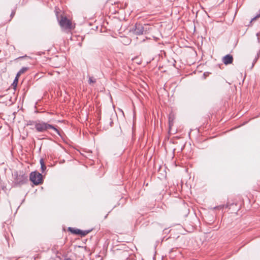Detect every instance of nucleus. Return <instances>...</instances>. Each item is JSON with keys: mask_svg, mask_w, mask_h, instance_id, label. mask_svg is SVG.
Instances as JSON below:
<instances>
[{"mask_svg": "<svg viewBox=\"0 0 260 260\" xmlns=\"http://www.w3.org/2000/svg\"><path fill=\"white\" fill-rule=\"evenodd\" d=\"M144 28L143 25L141 23H137L135 24V28L134 29V33L137 35H141L143 34Z\"/></svg>", "mask_w": 260, "mask_h": 260, "instance_id": "423d86ee", "label": "nucleus"}, {"mask_svg": "<svg viewBox=\"0 0 260 260\" xmlns=\"http://www.w3.org/2000/svg\"><path fill=\"white\" fill-rule=\"evenodd\" d=\"M64 260H65V259H64ZM66 260H68V258H67V259H66Z\"/></svg>", "mask_w": 260, "mask_h": 260, "instance_id": "dca6fc26", "label": "nucleus"}, {"mask_svg": "<svg viewBox=\"0 0 260 260\" xmlns=\"http://www.w3.org/2000/svg\"><path fill=\"white\" fill-rule=\"evenodd\" d=\"M15 14V12H12L11 14V17H13Z\"/></svg>", "mask_w": 260, "mask_h": 260, "instance_id": "ddd939ff", "label": "nucleus"}, {"mask_svg": "<svg viewBox=\"0 0 260 260\" xmlns=\"http://www.w3.org/2000/svg\"><path fill=\"white\" fill-rule=\"evenodd\" d=\"M37 122V120H36V121L29 120L27 122V125H34L35 127Z\"/></svg>", "mask_w": 260, "mask_h": 260, "instance_id": "9d476101", "label": "nucleus"}, {"mask_svg": "<svg viewBox=\"0 0 260 260\" xmlns=\"http://www.w3.org/2000/svg\"><path fill=\"white\" fill-rule=\"evenodd\" d=\"M17 82H16V81L15 80V79H14V82H13V84H14V83H16V84H17Z\"/></svg>", "mask_w": 260, "mask_h": 260, "instance_id": "4468645a", "label": "nucleus"}, {"mask_svg": "<svg viewBox=\"0 0 260 260\" xmlns=\"http://www.w3.org/2000/svg\"><path fill=\"white\" fill-rule=\"evenodd\" d=\"M15 178L14 180V184L15 185H21L25 184L27 181V177L24 174H19L16 172L15 173Z\"/></svg>", "mask_w": 260, "mask_h": 260, "instance_id": "7ed1b4c3", "label": "nucleus"}, {"mask_svg": "<svg viewBox=\"0 0 260 260\" xmlns=\"http://www.w3.org/2000/svg\"><path fill=\"white\" fill-rule=\"evenodd\" d=\"M35 128L36 132L38 133H45L47 132L49 129H53L57 135L60 136L59 131L54 125L42 120H37V122Z\"/></svg>", "mask_w": 260, "mask_h": 260, "instance_id": "f257e3e1", "label": "nucleus"}, {"mask_svg": "<svg viewBox=\"0 0 260 260\" xmlns=\"http://www.w3.org/2000/svg\"><path fill=\"white\" fill-rule=\"evenodd\" d=\"M260 17V10L259 13L255 17H254L252 20H255L256 18Z\"/></svg>", "mask_w": 260, "mask_h": 260, "instance_id": "f8f14e48", "label": "nucleus"}, {"mask_svg": "<svg viewBox=\"0 0 260 260\" xmlns=\"http://www.w3.org/2000/svg\"><path fill=\"white\" fill-rule=\"evenodd\" d=\"M40 165H41V169L42 173L46 170V167L45 166V162L43 158H41L40 160Z\"/></svg>", "mask_w": 260, "mask_h": 260, "instance_id": "1a4fd4ad", "label": "nucleus"}, {"mask_svg": "<svg viewBox=\"0 0 260 260\" xmlns=\"http://www.w3.org/2000/svg\"><path fill=\"white\" fill-rule=\"evenodd\" d=\"M61 27L66 29H70L72 28V22L66 17L62 16L59 21Z\"/></svg>", "mask_w": 260, "mask_h": 260, "instance_id": "20e7f679", "label": "nucleus"}, {"mask_svg": "<svg viewBox=\"0 0 260 260\" xmlns=\"http://www.w3.org/2000/svg\"><path fill=\"white\" fill-rule=\"evenodd\" d=\"M69 230L73 234L80 235L82 237H84L90 232L91 230L82 231L78 229L73 228H69Z\"/></svg>", "mask_w": 260, "mask_h": 260, "instance_id": "39448f33", "label": "nucleus"}, {"mask_svg": "<svg viewBox=\"0 0 260 260\" xmlns=\"http://www.w3.org/2000/svg\"><path fill=\"white\" fill-rule=\"evenodd\" d=\"M254 62H253V63H252V67H253V66H254Z\"/></svg>", "mask_w": 260, "mask_h": 260, "instance_id": "2eb2a0df", "label": "nucleus"}, {"mask_svg": "<svg viewBox=\"0 0 260 260\" xmlns=\"http://www.w3.org/2000/svg\"><path fill=\"white\" fill-rule=\"evenodd\" d=\"M96 82V80L95 79H93L92 77H89V83H93Z\"/></svg>", "mask_w": 260, "mask_h": 260, "instance_id": "9b49d317", "label": "nucleus"}, {"mask_svg": "<svg viewBox=\"0 0 260 260\" xmlns=\"http://www.w3.org/2000/svg\"><path fill=\"white\" fill-rule=\"evenodd\" d=\"M233 56L231 55V54H227L222 58V62L225 65L231 64L233 62Z\"/></svg>", "mask_w": 260, "mask_h": 260, "instance_id": "0eeeda50", "label": "nucleus"}, {"mask_svg": "<svg viewBox=\"0 0 260 260\" xmlns=\"http://www.w3.org/2000/svg\"><path fill=\"white\" fill-rule=\"evenodd\" d=\"M29 179L35 185H39L43 182L42 174L36 171L32 172L30 174Z\"/></svg>", "mask_w": 260, "mask_h": 260, "instance_id": "f03ea898", "label": "nucleus"}, {"mask_svg": "<svg viewBox=\"0 0 260 260\" xmlns=\"http://www.w3.org/2000/svg\"><path fill=\"white\" fill-rule=\"evenodd\" d=\"M27 70H28V68H27V67H23L22 68H21L20 69V70L17 73L16 76L15 77V80L16 81V82H18V78L19 77V76L21 74L25 73Z\"/></svg>", "mask_w": 260, "mask_h": 260, "instance_id": "6e6552de", "label": "nucleus"}]
</instances>
